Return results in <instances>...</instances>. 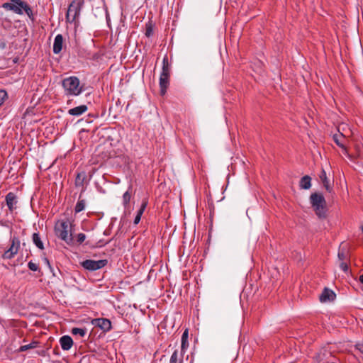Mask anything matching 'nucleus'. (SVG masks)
Listing matches in <instances>:
<instances>
[{"label":"nucleus","instance_id":"obj_7","mask_svg":"<svg viewBox=\"0 0 363 363\" xmlns=\"http://www.w3.org/2000/svg\"><path fill=\"white\" fill-rule=\"evenodd\" d=\"M11 245L10 247L4 252L3 254L4 259H11L13 258L18 252L20 247V240L18 237L13 236L11 238Z\"/></svg>","mask_w":363,"mask_h":363},{"label":"nucleus","instance_id":"obj_9","mask_svg":"<svg viewBox=\"0 0 363 363\" xmlns=\"http://www.w3.org/2000/svg\"><path fill=\"white\" fill-rule=\"evenodd\" d=\"M5 201L9 211L13 212L16 208L18 203L16 195L13 192H9L6 194Z\"/></svg>","mask_w":363,"mask_h":363},{"label":"nucleus","instance_id":"obj_5","mask_svg":"<svg viewBox=\"0 0 363 363\" xmlns=\"http://www.w3.org/2000/svg\"><path fill=\"white\" fill-rule=\"evenodd\" d=\"M83 0H73L69 4L66 18L69 21H74L77 16L80 14V11L83 6Z\"/></svg>","mask_w":363,"mask_h":363},{"label":"nucleus","instance_id":"obj_38","mask_svg":"<svg viewBox=\"0 0 363 363\" xmlns=\"http://www.w3.org/2000/svg\"><path fill=\"white\" fill-rule=\"evenodd\" d=\"M143 213L142 211H140V210H138V213H137V215H138V216H140V217H141V216H142V215H143Z\"/></svg>","mask_w":363,"mask_h":363},{"label":"nucleus","instance_id":"obj_4","mask_svg":"<svg viewBox=\"0 0 363 363\" xmlns=\"http://www.w3.org/2000/svg\"><path fill=\"white\" fill-rule=\"evenodd\" d=\"M311 206L320 218L326 217L325 199L321 194L314 193L310 196Z\"/></svg>","mask_w":363,"mask_h":363},{"label":"nucleus","instance_id":"obj_29","mask_svg":"<svg viewBox=\"0 0 363 363\" xmlns=\"http://www.w3.org/2000/svg\"><path fill=\"white\" fill-rule=\"evenodd\" d=\"M152 34H153V28L152 27V25L147 24L146 28H145V35L149 38V37L152 36Z\"/></svg>","mask_w":363,"mask_h":363},{"label":"nucleus","instance_id":"obj_22","mask_svg":"<svg viewBox=\"0 0 363 363\" xmlns=\"http://www.w3.org/2000/svg\"><path fill=\"white\" fill-rule=\"evenodd\" d=\"M86 206V201L84 199H81L80 198L78 199L74 211L76 213H79L84 210Z\"/></svg>","mask_w":363,"mask_h":363},{"label":"nucleus","instance_id":"obj_12","mask_svg":"<svg viewBox=\"0 0 363 363\" xmlns=\"http://www.w3.org/2000/svg\"><path fill=\"white\" fill-rule=\"evenodd\" d=\"M63 45V37L61 34L55 36L53 43V52L58 54L62 51Z\"/></svg>","mask_w":363,"mask_h":363},{"label":"nucleus","instance_id":"obj_40","mask_svg":"<svg viewBox=\"0 0 363 363\" xmlns=\"http://www.w3.org/2000/svg\"><path fill=\"white\" fill-rule=\"evenodd\" d=\"M104 234L105 235H109V232H108V231H107V230H105V231L104 232Z\"/></svg>","mask_w":363,"mask_h":363},{"label":"nucleus","instance_id":"obj_33","mask_svg":"<svg viewBox=\"0 0 363 363\" xmlns=\"http://www.w3.org/2000/svg\"><path fill=\"white\" fill-rule=\"evenodd\" d=\"M147 204H148L147 199H143L141 205H140V208L139 210L143 213L145 211Z\"/></svg>","mask_w":363,"mask_h":363},{"label":"nucleus","instance_id":"obj_36","mask_svg":"<svg viewBox=\"0 0 363 363\" xmlns=\"http://www.w3.org/2000/svg\"><path fill=\"white\" fill-rule=\"evenodd\" d=\"M44 263L48 267V268L50 269L51 272H52L53 269L50 264V262L49 261V259L47 258V257H44L43 259Z\"/></svg>","mask_w":363,"mask_h":363},{"label":"nucleus","instance_id":"obj_23","mask_svg":"<svg viewBox=\"0 0 363 363\" xmlns=\"http://www.w3.org/2000/svg\"><path fill=\"white\" fill-rule=\"evenodd\" d=\"M71 333L74 335H79L81 337H84L86 334V329L84 328H73Z\"/></svg>","mask_w":363,"mask_h":363},{"label":"nucleus","instance_id":"obj_42","mask_svg":"<svg viewBox=\"0 0 363 363\" xmlns=\"http://www.w3.org/2000/svg\"><path fill=\"white\" fill-rule=\"evenodd\" d=\"M362 233H363V225H362Z\"/></svg>","mask_w":363,"mask_h":363},{"label":"nucleus","instance_id":"obj_17","mask_svg":"<svg viewBox=\"0 0 363 363\" xmlns=\"http://www.w3.org/2000/svg\"><path fill=\"white\" fill-rule=\"evenodd\" d=\"M300 189H309L311 186V178L308 175L303 176L299 182Z\"/></svg>","mask_w":363,"mask_h":363},{"label":"nucleus","instance_id":"obj_8","mask_svg":"<svg viewBox=\"0 0 363 363\" xmlns=\"http://www.w3.org/2000/svg\"><path fill=\"white\" fill-rule=\"evenodd\" d=\"M92 324L99 327L104 332H108L111 329V322L107 318H96L91 321Z\"/></svg>","mask_w":363,"mask_h":363},{"label":"nucleus","instance_id":"obj_16","mask_svg":"<svg viewBox=\"0 0 363 363\" xmlns=\"http://www.w3.org/2000/svg\"><path fill=\"white\" fill-rule=\"evenodd\" d=\"M335 297V294L330 289H325L320 296L321 302L332 301Z\"/></svg>","mask_w":363,"mask_h":363},{"label":"nucleus","instance_id":"obj_28","mask_svg":"<svg viewBox=\"0 0 363 363\" xmlns=\"http://www.w3.org/2000/svg\"><path fill=\"white\" fill-rule=\"evenodd\" d=\"M7 97V92L4 89H0V107L4 104Z\"/></svg>","mask_w":363,"mask_h":363},{"label":"nucleus","instance_id":"obj_6","mask_svg":"<svg viewBox=\"0 0 363 363\" xmlns=\"http://www.w3.org/2000/svg\"><path fill=\"white\" fill-rule=\"evenodd\" d=\"M108 263L107 259L92 260L86 259L81 262L82 267L88 271H96L104 267Z\"/></svg>","mask_w":363,"mask_h":363},{"label":"nucleus","instance_id":"obj_13","mask_svg":"<svg viewBox=\"0 0 363 363\" xmlns=\"http://www.w3.org/2000/svg\"><path fill=\"white\" fill-rule=\"evenodd\" d=\"M88 110V107L86 105H80L79 106H76L74 108H70L68 111V113L71 116H79L84 113Z\"/></svg>","mask_w":363,"mask_h":363},{"label":"nucleus","instance_id":"obj_21","mask_svg":"<svg viewBox=\"0 0 363 363\" xmlns=\"http://www.w3.org/2000/svg\"><path fill=\"white\" fill-rule=\"evenodd\" d=\"M32 240L35 246L40 250L44 249L43 242H42L38 233H34L32 236Z\"/></svg>","mask_w":363,"mask_h":363},{"label":"nucleus","instance_id":"obj_19","mask_svg":"<svg viewBox=\"0 0 363 363\" xmlns=\"http://www.w3.org/2000/svg\"><path fill=\"white\" fill-rule=\"evenodd\" d=\"M165 74V76L169 77L170 76V65L168 62V59L167 57H164L162 60V72L160 74Z\"/></svg>","mask_w":363,"mask_h":363},{"label":"nucleus","instance_id":"obj_3","mask_svg":"<svg viewBox=\"0 0 363 363\" xmlns=\"http://www.w3.org/2000/svg\"><path fill=\"white\" fill-rule=\"evenodd\" d=\"M55 235L67 244L72 242V235L70 233V223L68 220H59L55 226Z\"/></svg>","mask_w":363,"mask_h":363},{"label":"nucleus","instance_id":"obj_39","mask_svg":"<svg viewBox=\"0 0 363 363\" xmlns=\"http://www.w3.org/2000/svg\"><path fill=\"white\" fill-rule=\"evenodd\" d=\"M359 281L363 284V274L359 277Z\"/></svg>","mask_w":363,"mask_h":363},{"label":"nucleus","instance_id":"obj_26","mask_svg":"<svg viewBox=\"0 0 363 363\" xmlns=\"http://www.w3.org/2000/svg\"><path fill=\"white\" fill-rule=\"evenodd\" d=\"M38 344V342L37 341H33L28 345L21 346L18 350L20 352H24L29 349L35 348V347H37Z\"/></svg>","mask_w":363,"mask_h":363},{"label":"nucleus","instance_id":"obj_25","mask_svg":"<svg viewBox=\"0 0 363 363\" xmlns=\"http://www.w3.org/2000/svg\"><path fill=\"white\" fill-rule=\"evenodd\" d=\"M130 189H131V186H130L128 190L126 191L123 195V204L125 208H126L128 206L129 202L130 201L131 196H130V193L129 191Z\"/></svg>","mask_w":363,"mask_h":363},{"label":"nucleus","instance_id":"obj_27","mask_svg":"<svg viewBox=\"0 0 363 363\" xmlns=\"http://www.w3.org/2000/svg\"><path fill=\"white\" fill-rule=\"evenodd\" d=\"M182 362H183L182 357L179 358L178 352H177V350H175L171 355L169 363H182Z\"/></svg>","mask_w":363,"mask_h":363},{"label":"nucleus","instance_id":"obj_35","mask_svg":"<svg viewBox=\"0 0 363 363\" xmlns=\"http://www.w3.org/2000/svg\"><path fill=\"white\" fill-rule=\"evenodd\" d=\"M340 267L343 272H347L348 271L347 262H340Z\"/></svg>","mask_w":363,"mask_h":363},{"label":"nucleus","instance_id":"obj_1","mask_svg":"<svg viewBox=\"0 0 363 363\" xmlns=\"http://www.w3.org/2000/svg\"><path fill=\"white\" fill-rule=\"evenodd\" d=\"M1 7L18 15H23L25 13L32 21L35 20L31 7L23 0H10L4 3Z\"/></svg>","mask_w":363,"mask_h":363},{"label":"nucleus","instance_id":"obj_41","mask_svg":"<svg viewBox=\"0 0 363 363\" xmlns=\"http://www.w3.org/2000/svg\"><path fill=\"white\" fill-rule=\"evenodd\" d=\"M111 240H112V239L108 240V242H106V244L111 242Z\"/></svg>","mask_w":363,"mask_h":363},{"label":"nucleus","instance_id":"obj_15","mask_svg":"<svg viewBox=\"0 0 363 363\" xmlns=\"http://www.w3.org/2000/svg\"><path fill=\"white\" fill-rule=\"evenodd\" d=\"M169 77L165 76V74H160V93H161V95H164L166 91H167V89L169 86Z\"/></svg>","mask_w":363,"mask_h":363},{"label":"nucleus","instance_id":"obj_30","mask_svg":"<svg viewBox=\"0 0 363 363\" xmlns=\"http://www.w3.org/2000/svg\"><path fill=\"white\" fill-rule=\"evenodd\" d=\"M28 267L30 270L33 271V272H36L39 269L38 265L37 264L33 262L32 261L28 262Z\"/></svg>","mask_w":363,"mask_h":363},{"label":"nucleus","instance_id":"obj_34","mask_svg":"<svg viewBox=\"0 0 363 363\" xmlns=\"http://www.w3.org/2000/svg\"><path fill=\"white\" fill-rule=\"evenodd\" d=\"M147 204H148L147 199H143L141 205H140V208L139 210L143 213L145 211Z\"/></svg>","mask_w":363,"mask_h":363},{"label":"nucleus","instance_id":"obj_2","mask_svg":"<svg viewBox=\"0 0 363 363\" xmlns=\"http://www.w3.org/2000/svg\"><path fill=\"white\" fill-rule=\"evenodd\" d=\"M64 94L67 96H77L84 91V84L80 83L78 77L70 76L62 81Z\"/></svg>","mask_w":363,"mask_h":363},{"label":"nucleus","instance_id":"obj_14","mask_svg":"<svg viewBox=\"0 0 363 363\" xmlns=\"http://www.w3.org/2000/svg\"><path fill=\"white\" fill-rule=\"evenodd\" d=\"M337 257L340 262H347L349 259V251L342 243L339 247Z\"/></svg>","mask_w":363,"mask_h":363},{"label":"nucleus","instance_id":"obj_32","mask_svg":"<svg viewBox=\"0 0 363 363\" xmlns=\"http://www.w3.org/2000/svg\"><path fill=\"white\" fill-rule=\"evenodd\" d=\"M147 204H148L147 199H143L141 205H140V208L139 210L143 213L145 211Z\"/></svg>","mask_w":363,"mask_h":363},{"label":"nucleus","instance_id":"obj_31","mask_svg":"<svg viewBox=\"0 0 363 363\" xmlns=\"http://www.w3.org/2000/svg\"><path fill=\"white\" fill-rule=\"evenodd\" d=\"M86 239V235L84 233H79L77 236V241L79 244H82Z\"/></svg>","mask_w":363,"mask_h":363},{"label":"nucleus","instance_id":"obj_24","mask_svg":"<svg viewBox=\"0 0 363 363\" xmlns=\"http://www.w3.org/2000/svg\"><path fill=\"white\" fill-rule=\"evenodd\" d=\"M188 346V330H185L182 335V351H184Z\"/></svg>","mask_w":363,"mask_h":363},{"label":"nucleus","instance_id":"obj_18","mask_svg":"<svg viewBox=\"0 0 363 363\" xmlns=\"http://www.w3.org/2000/svg\"><path fill=\"white\" fill-rule=\"evenodd\" d=\"M320 179L322 181V183H323L324 187L325 188V189L328 191L330 192L332 190V186L330 184L329 180L328 179L327 176H326V172L324 169L322 170V172L320 174Z\"/></svg>","mask_w":363,"mask_h":363},{"label":"nucleus","instance_id":"obj_11","mask_svg":"<svg viewBox=\"0 0 363 363\" xmlns=\"http://www.w3.org/2000/svg\"><path fill=\"white\" fill-rule=\"evenodd\" d=\"M333 139L334 142L336 143V145L337 146H339L346 154L347 152L346 147L344 144V143L345 141V138L344 135L342 133L334 134L333 135Z\"/></svg>","mask_w":363,"mask_h":363},{"label":"nucleus","instance_id":"obj_20","mask_svg":"<svg viewBox=\"0 0 363 363\" xmlns=\"http://www.w3.org/2000/svg\"><path fill=\"white\" fill-rule=\"evenodd\" d=\"M86 179V172L82 171L79 172L76 177L75 184L77 186H82L84 185V181Z\"/></svg>","mask_w":363,"mask_h":363},{"label":"nucleus","instance_id":"obj_37","mask_svg":"<svg viewBox=\"0 0 363 363\" xmlns=\"http://www.w3.org/2000/svg\"><path fill=\"white\" fill-rule=\"evenodd\" d=\"M140 219H141V217H140V216L136 215V216L135 217V219H134V224H138Z\"/></svg>","mask_w":363,"mask_h":363},{"label":"nucleus","instance_id":"obj_10","mask_svg":"<svg viewBox=\"0 0 363 363\" xmlns=\"http://www.w3.org/2000/svg\"><path fill=\"white\" fill-rule=\"evenodd\" d=\"M60 344L63 350H69L73 345V340L69 335H63L60 338Z\"/></svg>","mask_w":363,"mask_h":363}]
</instances>
